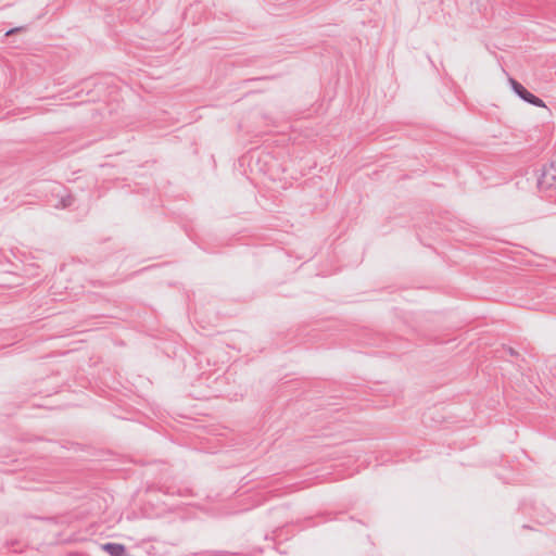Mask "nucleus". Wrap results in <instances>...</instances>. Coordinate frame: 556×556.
<instances>
[{
  "label": "nucleus",
  "mask_w": 556,
  "mask_h": 556,
  "mask_svg": "<svg viewBox=\"0 0 556 556\" xmlns=\"http://www.w3.org/2000/svg\"><path fill=\"white\" fill-rule=\"evenodd\" d=\"M101 548L110 556H127V548L121 543L108 542L102 544Z\"/></svg>",
  "instance_id": "nucleus-3"
},
{
  "label": "nucleus",
  "mask_w": 556,
  "mask_h": 556,
  "mask_svg": "<svg viewBox=\"0 0 556 556\" xmlns=\"http://www.w3.org/2000/svg\"><path fill=\"white\" fill-rule=\"evenodd\" d=\"M161 491L164 492L165 494H169V495H175V494L181 495V491L174 486H165L164 485L161 488Z\"/></svg>",
  "instance_id": "nucleus-5"
},
{
  "label": "nucleus",
  "mask_w": 556,
  "mask_h": 556,
  "mask_svg": "<svg viewBox=\"0 0 556 556\" xmlns=\"http://www.w3.org/2000/svg\"><path fill=\"white\" fill-rule=\"evenodd\" d=\"M503 350L513 357H519L520 354L511 346L503 345Z\"/></svg>",
  "instance_id": "nucleus-6"
},
{
  "label": "nucleus",
  "mask_w": 556,
  "mask_h": 556,
  "mask_svg": "<svg viewBox=\"0 0 556 556\" xmlns=\"http://www.w3.org/2000/svg\"><path fill=\"white\" fill-rule=\"evenodd\" d=\"M509 84L513 91L525 102L532 104L538 108H545L544 101L530 92L521 83L517 81L514 78H509Z\"/></svg>",
  "instance_id": "nucleus-2"
},
{
  "label": "nucleus",
  "mask_w": 556,
  "mask_h": 556,
  "mask_svg": "<svg viewBox=\"0 0 556 556\" xmlns=\"http://www.w3.org/2000/svg\"><path fill=\"white\" fill-rule=\"evenodd\" d=\"M73 201H74V199H73L72 195H68L66 198H62V200H61L62 206L63 207H68V206H71L73 204Z\"/></svg>",
  "instance_id": "nucleus-7"
},
{
  "label": "nucleus",
  "mask_w": 556,
  "mask_h": 556,
  "mask_svg": "<svg viewBox=\"0 0 556 556\" xmlns=\"http://www.w3.org/2000/svg\"><path fill=\"white\" fill-rule=\"evenodd\" d=\"M22 29V27H15V28H11L9 29L7 33H5V36H10L12 34H15L16 31H20Z\"/></svg>",
  "instance_id": "nucleus-8"
},
{
  "label": "nucleus",
  "mask_w": 556,
  "mask_h": 556,
  "mask_svg": "<svg viewBox=\"0 0 556 556\" xmlns=\"http://www.w3.org/2000/svg\"><path fill=\"white\" fill-rule=\"evenodd\" d=\"M521 510L523 514H529L539 525H548L556 518V515L541 502H533L530 505L523 503Z\"/></svg>",
  "instance_id": "nucleus-1"
},
{
  "label": "nucleus",
  "mask_w": 556,
  "mask_h": 556,
  "mask_svg": "<svg viewBox=\"0 0 556 556\" xmlns=\"http://www.w3.org/2000/svg\"><path fill=\"white\" fill-rule=\"evenodd\" d=\"M522 528H523V529H532V527H531V526H529V525H523V526H522Z\"/></svg>",
  "instance_id": "nucleus-9"
},
{
  "label": "nucleus",
  "mask_w": 556,
  "mask_h": 556,
  "mask_svg": "<svg viewBox=\"0 0 556 556\" xmlns=\"http://www.w3.org/2000/svg\"><path fill=\"white\" fill-rule=\"evenodd\" d=\"M36 519L43 520L51 525H63L66 522L65 517L63 516H51V517H35Z\"/></svg>",
  "instance_id": "nucleus-4"
}]
</instances>
